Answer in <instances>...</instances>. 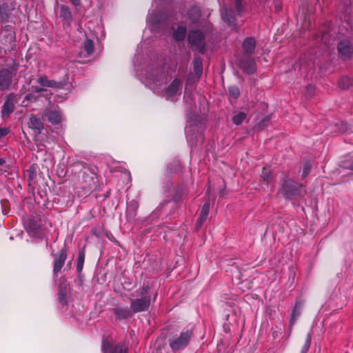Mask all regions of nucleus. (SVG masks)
<instances>
[{
    "instance_id": "f3484780",
    "label": "nucleus",
    "mask_w": 353,
    "mask_h": 353,
    "mask_svg": "<svg viewBox=\"0 0 353 353\" xmlns=\"http://www.w3.org/2000/svg\"><path fill=\"white\" fill-rule=\"evenodd\" d=\"M30 120L31 128L37 130L38 133L43 129V124L40 119L37 118L34 115H31Z\"/></svg>"
},
{
    "instance_id": "4c0bfd02",
    "label": "nucleus",
    "mask_w": 353,
    "mask_h": 353,
    "mask_svg": "<svg viewBox=\"0 0 353 353\" xmlns=\"http://www.w3.org/2000/svg\"><path fill=\"white\" fill-rule=\"evenodd\" d=\"M295 315H296V307L294 308V311H293V316H292V319L295 317Z\"/></svg>"
},
{
    "instance_id": "20e7f679",
    "label": "nucleus",
    "mask_w": 353,
    "mask_h": 353,
    "mask_svg": "<svg viewBox=\"0 0 353 353\" xmlns=\"http://www.w3.org/2000/svg\"><path fill=\"white\" fill-rule=\"evenodd\" d=\"M102 350L103 353H127V348L122 343L113 346L109 341H103Z\"/></svg>"
},
{
    "instance_id": "cd10ccee",
    "label": "nucleus",
    "mask_w": 353,
    "mask_h": 353,
    "mask_svg": "<svg viewBox=\"0 0 353 353\" xmlns=\"http://www.w3.org/2000/svg\"><path fill=\"white\" fill-rule=\"evenodd\" d=\"M194 69L196 74H201L202 72V63L199 59L194 60Z\"/></svg>"
},
{
    "instance_id": "423d86ee",
    "label": "nucleus",
    "mask_w": 353,
    "mask_h": 353,
    "mask_svg": "<svg viewBox=\"0 0 353 353\" xmlns=\"http://www.w3.org/2000/svg\"><path fill=\"white\" fill-rule=\"evenodd\" d=\"M181 83L179 79H174L165 91V95L168 99H172L181 92Z\"/></svg>"
},
{
    "instance_id": "1a4fd4ad",
    "label": "nucleus",
    "mask_w": 353,
    "mask_h": 353,
    "mask_svg": "<svg viewBox=\"0 0 353 353\" xmlns=\"http://www.w3.org/2000/svg\"><path fill=\"white\" fill-rule=\"evenodd\" d=\"M66 258L67 254L65 250H62L59 255L55 257L54 263V273L55 274H58L61 271Z\"/></svg>"
},
{
    "instance_id": "2eb2a0df",
    "label": "nucleus",
    "mask_w": 353,
    "mask_h": 353,
    "mask_svg": "<svg viewBox=\"0 0 353 353\" xmlns=\"http://www.w3.org/2000/svg\"><path fill=\"white\" fill-rule=\"evenodd\" d=\"M116 319L118 320L125 319L131 316V312L128 308L117 307L114 310Z\"/></svg>"
},
{
    "instance_id": "f704fd0d",
    "label": "nucleus",
    "mask_w": 353,
    "mask_h": 353,
    "mask_svg": "<svg viewBox=\"0 0 353 353\" xmlns=\"http://www.w3.org/2000/svg\"><path fill=\"white\" fill-rule=\"evenodd\" d=\"M341 125L343 126V128H341V131L342 132H346L347 129V124L346 123H341Z\"/></svg>"
},
{
    "instance_id": "6e6552de",
    "label": "nucleus",
    "mask_w": 353,
    "mask_h": 353,
    "mask_svg": "<svg viewBox=\"0 0 353 353\" xmlns=\"http://www.w3.org/2000/svg\"><path fill=\"white\" fill-rule=\"evenodd\" d=\"M14 94H10L6 101L3 104V109L1 110L2 116L4 117L5 116H8L10 113H12L14 110Z\"/></svg>"
},
{
    "instance_id": "4be33fe9",
    "label": "nucleus",
    "mask_w": 353,
    "mask_h": 353,
    "mask_svg": "<svg viewBox=\"0 0 353 353\" xmlns=\"http://www.w3.org/2000/svg\"><path fill=\"white\" fill-rule=\"evenodd\" d=\"M261 178L267 184L271 183L273 179L271 171L269 169L264 168L261 173Z\"/></svg>"
},
{
    "instance_id": "0eeeda50",
    "label": "nucleus",
    "mask_w": 353,
    "mask_h": 353,
    "mask_svg": "<svg viewBox=\"0 0 353 353\" xmlns=\"http://www.w3.org/2000/svg\"><path fill=\"white\" fill-rule=\"evenodd\" d=\"M14 75V74L12 71H10L8 69L2 70L0 71V89L1 90H6L10 86Z\"/></svg>"
},
{
    "instance_id": "f8f14e48",
    "label": "nucleus",
    "mask_w": 353,
    "mask_h": 353,
    "mask_svg": "<svg viewBox=\"0 0 353 353\" xmlns=\"http://www.w3.org/2000/svg\"><path fill=\"white\" fill-rule=\"evenodd\" d=\"M255 47V40L252 37L247 38L243 43V52L245 54H252L254 52Z\"/></svg>"
},
{
    "instance_id": "f257e3e1",
    "label": "nucleus",
    "mask_w": 353,
    "mask_h": 353,
    "mask_svg": "<svg viewBox=\"0 0 353 353\" xmlns=\"http://www.w3.org/2000/svg\"><path fill=\"white\" fill-rule=\"evenodd\" d=\"M149 288L143 286L137 291V298L130 303V309L134 312H141L147 310L150 305L151 296L149 294Z\"/></svg>"
},
{
    "instance_id": "f03ea898",
    "label": "nucleus",
    "mask_w": 353,
    "mask_h": 353,
    "mask_svg": "<svg viewBox=\"0 0 353 353\" xmlns=\"http://www.w3.org/2000/svg\"><path fill=\"white\" fill-rule=\"evenodd\" d=\"M192 332L190 330L183 332L176 337L170 341V346L173 351H178L183 349L188 345L192 337Z\"/></svg>"
},
{
    "instance_id": "e433bc0d",
    "label": "nucleus",
    "mask_w": 353,
    "mask_h": 353,
    "mask_svg": "<svg viewBox=\"0 0 353 353\" xmlns=\"http://www.w3.org/2000/svg\"><path fill=\"white\" fill-rule=\"evenodd\" d=\"M4 163L5 160L3 159L0 158V165H2L3 164H4Z\"/></svg>"
},
{
    "instance_id": "a878e982",
    "label": "nucleus",
    "mask_w": 353,
    "mask_h": 353,
    "mask_svg": "<svg viewBox=\"0 0 353 353\" xmlns=\"http://www.w3.org/2000/svg\"><path fill=\"white\" fill-rule=\"evenodd\" d=\"M85 260V252L83 251H80L79 253L78 261L77 268L78 271H81L83 267V263Z\"/></svg>"
},
{
    "instance_id": "412c9836",
    "label": "nucleus",
    "mask_w": 353,
    "mask_h": 353,
    "mask_svg": "<svg viewBox=\"0 0 353 353\" xmlns=\"http://www.w3.org/2000/svg\"><path fill=\"white\" fill-rule=\"evenodd\" d=\"M138 208V203L135 201H130L127 206V215L130 218L136 216V212Z\"/></svg>"
},
{
    "instance_id": "bb28decb",
    "label": "nucleus",
    "mask_w": 353,
    "mask_h": 353,
    "mask_svg": "<svg viewBox=\"0 0 353 353\" xmlns=\"http://www.w3.org/2000/svg\"><path fill=\"white\" fill-rule=\"evenodd\" d=\"M311 341H312L311 335H310V334H307L306 339H305V343L301 349V353H307L308 352L310 345H311Z\"/></svg>"
},
{
    "instance_id": "6ab92c4d",
    "label": "nucleus",
    "mask_w": 353,
    "mask_h": 353,
    "mask_svg": "<svg viewBox=\"0 0 353 353\" xmlns=\"http://www.w3.org/2000/svg\"><path fill=\"white\" fill-rule=\"evenodd\" d=\"M38 83L43 87L57 88L59 83L54 81L48 80L46 77H41L37 79Z\"/></svg>"
},
{
    "instance_id": "c756f323",
    "label": "nucleus",
    "mask_w": 353,
    "mask_h": 353,
    "mask_svg": "<svg viewBox=\"0 0 353 353\" xmlns=\"http://www.w3.org/2000/svg\"><path fill=\"white\" fill-rule=\"evenodd\" d=\"M229 93L232 97L236 99L239 95V90L237 87L231 86L229 88Z\"/></svg>"
},
{
    "instance_id": "dca6fc26",
    "label": "nucleus",
    "mask_w": 353,
    "mask_h": 353,
    "mask_svg": "<svg viewBox=\"0 0 353 353\" xmlns=\"http://www.w3.org/2000/svg\"><path fill=\"white\" fill-rule=\"evenodd\" d=\"M60 18L64 23H70L72 21V14L67 6L63 5L61 6Z\"/></svg>"
},
{
    "instance_id": "9b49d317",
    "label": "nucleus",
    "mask_w": 353,
    "mask_h": 353,
    "mask_svg": "<svg viewBox=\"0 0 353 353\" xmlns=\"http://www.w3.org/2000/svg\"><path fill=\"white\" fill-rule=\"evenodd\" d=\"M338 50L341 56L349 57L352 52V48L350 43L346 41H341L338 45Z\"/></svg>"
},
{
    "instance_id": "4468645a",
    "label": "nucleus",
    "mask_w": 353,
    "mask_h": 353,
    "mask_svg": "<svg viewBox=\"0 0 353 353\" xmlns=\"http://www.w3.org/2000/svg\"><path fill=\"white\" fill-rule=\"evenodd\" d=\"M240 67L243 71L248 74L254 72L256 64L253 60L243 61L240 63Z\"/></svg>"
},
{
    "instance_id": "72a5a7b5",
    "label": "nucleus",
    "mask_w": 353,
    "mask_h": 353,
    "mask_svg": "<svg viewBox=\"0 0 353 353\" xmlns=\"http://www.w3.org/2000/svg\"><path fill=\"white\" fill-rule=\"evenodd\" d=\"M8 133V129L7 128H0V137L6 136Z\"/></svg>"
},
{
    "instance_id": "5701e85b",
    "label": "nucleus",
    "mask_w": 353,
    "mask_h": 353,
    "mask_svg": "<svg viewBox=\"0 0 353 353\" xmlns=\"http://www.w3.org/2000/svg\"><path fill=\"white\" fill-rule=\"evenodd\" d=\"M186 30L185 27H179L178 29L174 32V38L176 41L182 40L185 38Z\"/></svg>"
},
{
    "instance_id": "39448f33",
    "label": "nucleus",
    "mask_w": 353,
    "mask_h": 353,
    "mask_svg": "<svg viewBox=\"0 0 353 353\" xmlns=\"http://www.w3.org/2000/svg\"><path fill=\"white\" fill-rule=\"evenodd\" d=\"M188 40L190 43L200 49L201 52L204 48V36L199 30L192 31L189 33Z\"/></svg>"
},
{
    "instance_id": "9d476101",
    "label": "nucleus",
    "mask_w": 353,
    "mask_h": 353,
    "mask_svg": "<svg viewBox=\"0 0 353 353\" xmlns=\"http://www.w3.org/2000/svg\"><path fill=\"white\" fill-rule=\"evenodd\" d=\"M44 116L48 117V121L53 125L58 124L63 120L61 114L57 110H46Z\"/></svg>"
},
{
    "instance_id": "393cba45",
    "label": "nucleus",
    "mask_w": 353,
    "mask_h": 353,
    "mask_svg": "<svg viewBox=\"0 0 353 353\" xmlns=\"http://www.w3.org/2000/svg\"><path fill=\"white\" fill-rule=\"evenodd\" d=\"M245 118H246V114L244 112H240L237 113L236 114H235L232 117V122L235 125H239L242 124V123L243 122V121L245 120Z\"/></svg>"
},
{
    "instance_id": "a211bd4d",
    "label": "nucleus",
    "mask_w": 353,
    "mask_h": 353,
    "mask_svg": "<svg viewBox=\"0 0 353 353\" xmlns=\"http://www.w3.org/2000/svg\"><path fill=\"white\" fill-rule=\"evenodd\" d=\"M352 85L353 79L348 76L342 77L339 81V87L343 90L348 89Z\"/></svg>"
},
{
    "instance_id": "c85d7f7f",
    "label": "nucleus",
    "mask_w": 353,
    "mask_h": 353,
    "mask_svg": "<svg viewBox=\"0 0 353 353\" xmlns=\"http://www.w3.org/2000/svg\"><path fill=\"white\" fill-rule=\"evenodd\" d=\"M209 211H210V202L207 201L203 205V207L201 210L200 215L208 218V214H209Z\"/></svg>"
},
{
    "instance_id": "473e14b6",
    "label": "nucleus",
    "mask_w": 353,
    "mask_h": 353,
    "mask_svg": "<svg viewBox=\"0 0 353 353\" xmlns=\"http://www.w3.org/2000/svg\"><path fill=\"white\" fill-rule=\"evenodd\" d=\"M241 1L242 0H235V7L239 12L241 11Z\"/></svg>"
},
{
    "instance_id": "2f4dec72",
    "label": "nucleus",
    "mask_w": 353,
    "mask_h": 353,
    "mask_svg": "<svg viewBox=\"0 0 353 353\" xmlns=\"http://www.w3.org/2000/svg\"><path fill=\"white\" fill-rule=\"evenodd\" d=\"M206 219H207V217L199 215V217L197 219L196 225L197 230H199L201 227V225L206 221Z\"/></svg>"
},
{
    "instance_id": "c9c22d12",
    "label": "nucleus",
    "mask_w": 353,
    "mask_h": 353,
    "mask_svg": "<svg viewBox=\"0 0 353 353\" xmlns=\"http://www.w3.org/2000/svg\"><path fill=\"white\" fill-rule=\"evenodd\" d=\"M74 5L78 6L80 3V0H70Z\"/></svg>"
},
{
    "instance_id": "b1692460",
    "label": "nucleus",
    "mask_w": 353,
    "mask_h": 353,
    "mask_svg": "<svg viewBox=\"0 0 353 353\" xmlns=\"http://www.w3.org/2000/svg\"><path fill=\"white\" fill-rule=\"evenodd\" d=\"M83 48L87 52L88 55L92 54L94 51V43L90 39H86L83 43Z\"/></svg>"
},
{
    "instance_id": "7c9ffc66",
    "label": "nucleus",
    "mask_w": 353,
    "mask_h": 353,
    "mask_svg": "<svg viewBox=\"0 0 353 353\" xmlns=\"http://www.w3.org/2000/svg\"><path fill=\"white\" fill-rule=\"evenodd\" d=\"M310 170H311V165L309 163H305L303 168L302 176L306 177L309 174Z\"/></svg>"
},
{
    "instance_id": "7ed1b4c3",
    "label": "nucleus",
    "mask_w": 353,
    "mask_h": 353,
    "mask_svg": "<svg viewBox=\"0 0 353 353\" xmlns=\"http://www.w3.org/2000/svg\"><path fill=\"white\" fill-rule=\"evenodd\" d=\"M166 79L163 73H157L147 77L146 83L154 91L159 90L165 83Z\"/></svg>"
},
{
    "instance_id": "ddd939ff",
    "label": "nucleus",
    "mask_w": 353,
    "mask_h": 353,
    "mask_svg": "<svg viewBox=\"0 0 353 353\" xmlns=\"http://www.w3.org/2000/svg\"><path fill=\"white\" fill-rule=\"evenodd\" d=\"M45 91L43 88H35L32 93L27 94L24 99L22 101V105L23 106H28V103H32L37 100V97L35 95L34 93H40L41 92Z\"/></svg>"
},
{
    "instance_id": "aec40b11",
    "label": "nucleus",
    "mask_w": 353,
    "mask_h": 353,
    "mask_svg": "<svg viewBox=\"0 0 353 353\" xmlns=\"http://www.w3.org/2000/svg\"><path fill=\"white\" fill-rule=\"evenodd\" d=\"M222 18L229 24L233 25L234 22V18L232 15V11L231 10L223 9L221 10Z\"/></svg>"
}]
</instances>
